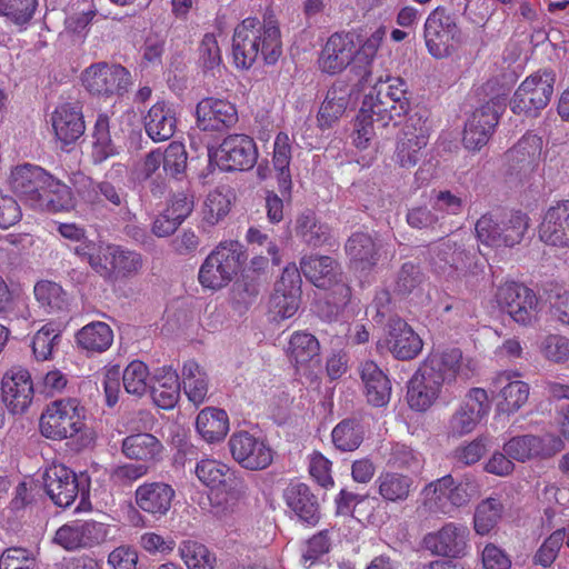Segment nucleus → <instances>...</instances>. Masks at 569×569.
<instances>
[{
    "instance_id": "49",
    "label": "nucleus",
    "mask_w": 569,
    "mask_h": 569,
    "mask_svg": "<svg viewBox=\"0 0 569 569\" xmlns=\"http://www.w3.org/2000/svg\"><path fill=\"white\" fill-rule=\"evenodd\" d=\"M297 233L310 247L318 248L331 237L330 228L316 219L311 211L303 212L297 219Z\"/></svg>"
},
{
    "instance_id": "40",
    "label": "nucleus",
    "mask_w": 569,
    "mask_h": 569,
    "mask_svg": "<svg viewBox=\"0 0 569 569\" xmlns=\"http://www.w3.org/2000/svg\"><path fill=\"white\" fill-rule=\"evenodd\" d=\"M76 341L79 348L89 353H102L111 347L113 331L106 322L93 321L77 332Z\"/></svg>"
},
{
    "instance_id": "17",
    "label": "nucleus",
    "mask_w": 569,
    "mask_h": 569,
    "mask_svg": "<svg viewBox=\"0 0 569 569\" xmlns=\"http://www.w3.org/2000/svg\"><path fill=\"white\" fill-rule=\"evenodd\" d=\"M124 172L126 167L117 163L106 174L104 180L98 182L90 180L91 190L87 192L86 199L90 202H108L111 210L118 209L130 216L129 194L124 182L120 179Z\"/></svg>"
},
{
    "instance_id": "45",
    "label": "nucleus",
    "mask_w": 569,
    "mask_h": 569,
    "mask_svg": "<svg viewBox=\"0 0 569 569\" xmlns=\"http://www.w3.org/2000/svg\"><path fill=\"white\" fill-rule=\"evenodd\" d=\"M43 191L37 210L60 212L69 211L74 207L71 189L53 176H51V181H48V186Z\"/></svg>"
},
{
    "instance_id": "18",
    "label": "nucleus",
    "mask_w": 569,
    "mask_h": 569,
    "mask_svg": "<svg viewBox=\"0 0 569 569\" xmlns=\"http://www.w3.org/2000/svg\"><path fill=\"white\" fill-rule=\"evenodd\" d=\"M462 352L458 348L448 349L440 353L430 355L419 367L428 378L437 381L441 389L445 383H450L457 376L468 380L472 370L468 365H461Z\"/></svg>"
},
{
    "instance_id": "10",
    "label": "nucleus",
    "mask_w": 569,
    "mask_h": 569,
    "mask_svg": "<svg viewBox=\"0 0 569 569\" xmlns=\"http://www.w3.org/2000/svg\"><path fill=\"white\" fill-rule=\"evenodd\" d=\"M427 259L439 273L465 276L471 271L476 256L462 241L441 237L427 247Z\"/></svg>"
},
{
    "instance_id": "16",
    "label": "nucleus",
    "mask_w": 569,
    "mask_h": 569,
    "mask_svg": "<svg viewBox=\"0 0 569 569\" xmlns=\"http://www.w3.org/2000/svg\"><path fill=\"white\" fill-rule=\"evenodd\" d=\"M238 120L236 106L227 99L207 97L196 107V124L201 131H227L234 127Z\"/></svg>"
},
{
    "instance_id": "47",
    "label": "nucleus",
    "mask_w": 569,
    "mask_h": 569,
    "mask_svg": "<svg viewBox=\"0 0 569 569\" xmlns=\"http://www.w3.org/2000/svg\"><path fill=\"white\" fill-rule=\"evenodd\" d=\"M92 152L91 158L94 164L102 163L110 157L118 153L117 148L110 134V120L104 113L97 117L92 132Z\"/></svg>"
},
{
    "instance_id": "58",
    "label": "nucleus",
    "mask_w": 569,
    "mask_h": 569,
    "mask_svg": "<svg viewBox=\"0 0 569 569\" xmlns=\"http://www.w3.org/2000/svg\"><path fill=\"white\" fill-rule=\"evenodd\" d=\"M443 220L445 216L438 214L432 203L431 208L426 206L413 207L407 213V222L415 229L446 232L447 230L443 229Z\"/></svg>"
},
{
    "instance_id": "42",
    "label": "nucleus",
    "mask_w": 569,
    "mask_h": 569,
    "mask_svg": "<svg viewBox=\"0 0 569 569\" xmlns=\"http://www.w3.org/2000/svg\"><path fill=\"white\" fill-rule=\"evenodd\" d=\"M33 292L36 300L47 313L59 315L69 310V295L59 283L40 280L36 283Z\"/></svg>"
},
{
    "instance_id": "61",
    "label": "nucleus",
    "mask_w": 569,
    "mask_h": 569,
    "mask_svg": "<svg viewBox=\"0 0 569 569\" xmlns=\"http://www.w3.org/2000/svg\"><path fill=\"white\" fill-rule=\"evenodd\" d=\"M566 536L567 529L555 530L536 551L533 562L542 566L543 568L550 567L557 559Z\"/></svg>"
},
{
    "instance_id": "14",
    "label": "nucleus",
    "mask_w": 569,
    "mask_h": 569,
    "mask_svg": "<svg viewBox=\"0 0 569 569\" xmlns=\"http://www.w3.org/2000/svg\"><path fill=\"white\" fill-rule=\"evenodd\" d=\"M229 448L232 458L248 470L266 469L273 460L271 448L248 431L233 433L229 439Z\"/></svg>"
},
{
    "instance_id": "22",
    "label": "nucleus",
    "mask_w": 569,
    "mask_h": 569,
    "mask_svg": "<svg viewBox=\"0 0 569 569\" xmlns=\"http://www.w3.org/2000/svg\"><path fill=\"white\" fill-rule=\"evenodd\" d=\"M1 395L8 410L23 413L32 402L33 385L28 370L12 368L6 372L1 381Z\"/></svg>"
},
{
    "instance_id": "38",
    "label": "nucleus",
    "mask_w": 569,
    "mask_h": 569,
    "mask_svg": "<svg viewBox=\"0 0 569 569\" xmlns=\"http://www.w3.org/2000/svg\"><path fill=\"white\" fill-rule=\"evenodd\" d=\"M196 429L204 441L219 442L229 431V417L222 409L204 408L197 416Z\"/></svg>"
},
{
    "instance_id": "37",
    "label": "nucleus",
    "mask_w": 569,
    "mask_h": 569,
    "mask_svg": "<svg viewBox=\"0 0 569 569\" xmlns=\"http://www.w3.org/2000/svg\"><path fill=\"white\" fill-rule=\"evenodd\" d=\"M291 142L284 132H279L273 143L272 163L276 170V178L280 193L286 198L290 196L292 180L290 172L291 162Z\"/></svg>"
},
{
    "instance_id": "51",
    "label": "nucleus",
    "mask_w": 569,
    "mask_h": 569,
    "mask_svg": "<svg viewBox=\"0 0 569 569\" xmlns=\"http://www.w3.org/2000/svg\"><path fill=\"white\" fill-rule=\"evenodd\" d=\"M331 437L335 447L340 451H353L363 441V429L357 420L345 419L333 428Z\"/></svg>"
},
{
    "instance_id": "4",
    "label": "nucleus",
    "mask_w": 569,
    "mask_h": 569,
    "mask_svg": "<svg viewBox=\"0 0 569 569\" xmlns=\"http://www.w3.org/2000/svg\"><path fill=\"white\" fill-rule=\"evenodd\" d=\"M409 112L405 104L396 103L388 94L370 92L362 101L361 109L355 123V143L359 148H366L367 142L375 136V123L386 128L391 121H396ZM397 122H395L396 124Z\"/></svg>"
},
{
    "instance_id": "6",
    "label": "nucleus",
    "mask_w": 569,
    "mask_h": 569,
    "mask_svg": "<svg viewBox=\"0 0 569 569\" xmlns=\"http://www.w3.org/2000/svg\"><path fill=\"white\" fill-rule=\"evenodd\" d=\"M83 418L84 408L77 398L53 400L40 417L41 435L52 440L71 438L83 428Z\"/></svg>"
},
{
    "instance_id": "11",
    "label": "nucleus",
    "mask_w": 569,
    "mask_h": 569,
    "mask_svg": "<svg viewBox=\"0 0 569 569\" xmlns=\"http://www.w3.org/2000/svg\"><path fill=\"white\" fill-rule=\"evenodd\" d=\"M82 84L92 96L122 97L132 84L130 72L117 63L97 62L84 69Z\"/></svg>"
},
{
    "instance_id": "59",
    "label": "nucleus",
    "mask_w": 569,
    "mask_h": 569,
    "mask_svg": "<svg viewBox=\"0 0 569 569\" xmlns=\"http://www.w3.org/2000/svg\"><path fill=\"white\" fill-rule=\"evenodd\" d=\"M38 6V0H0V14L18 26L28 23Z\"/></svg>"
},
{
    "instance_id": "29",
    "label": "nucleus",
    "mask_w": 569,
    "mask_h": 569,
    "mask_svg": "<svg viewBox=\"0 0 569 569\" xmlns=\"http://www.w3.org/2000/svg\"><path fill=\"white\" fill-rule=\"evenodd\" d=\"M283 498L288 508L303 523L315 526L320 519V506L310 488L301 482L290 483Z\"/></svg>"
},
{
    "instance_id": "31",
    "label": "nucleus",
    "mask_w": 569,
    "mask_h": 569,
    "mask_svg": "<svg viewBox=\"0 0 569 569\" xmlns=\"http://www.w3.org/2000/svg\"><path fill=\"white\" fill-rule=\"evenodd\" d=\"M144 129L154 142L169 140L177 129L173 104L164 101L154 103L144 116Z\"/></svg>"
},
{
    "instance_id": "41",
    "label": "nucleus",
    "mask_w": 569,
    "mask_h": 569,
    "mask_svg": "<svg viewBox=\"0 0 569 569\" xmlns=\"http://www.w3.org/2000/svg\"><path fill=\"white\" fill-rule=\"evenodd\" d=\"M440 390L437 381L428 378L419 368L408 383V405L417 411H425L438 398Z\"/></svg>"
},
{
    "instance_id": "53",
    "label": "nucleus",
    "mask_w": 569,
    "mask_h": 569,
    "mask_svg": "<svg viewBox=\"0 0 569 569\" xmlns=\"http://www.w3.org/2000/svg\"><path fill=\"white\" fill-rule=\"evenodd\" d=\"M179 553L188 569H213L216 558L206 546L192 540L182 541Z\"/></svg>"
},
{
    "instance_id": "50",
    "label": "nucleus",
    "mask_w": 569,
    "mask_h": 569,
    "mask_svg": "<svg viewBox=\"0 0 569 569\" xmlns=\"http://www.w3.org/2000/svg\"><path fill=\"white\" fill-rule=\"evenodd\" d=\"M502 513L503 505L499 499L489 497L482 500L475 511V531L481 536L488 535L498 525Z\"/></svg>"
},
{
    "instance_id": "36",
    "label": "nucleus",
    "mask_w": 569,
    "mask_h": 569,
    "mask_svg": "<svg viewBox=\"0 0 569 569\" xmlns=\"http://www.w3.org/2000/svg\"><path fill=\"white\" fill-rule=\"evenodd\" d=\"M210 498L212 508L217 516L232 512L237 502L244 497L247 486L242 478L232 469L227 473L220 487Z\"/></svg>"
},
{
    "instance_id": "13",
    "label": "nucleus",
    "mask_w": 569,
    "mask_h": 569,
    "mask_svg": "<svg viewBox=\"0 0 569 569\" xmlns=\"http://www.w3.org/2000/svg\"><path fill=\"white\" fill-rule=\"evenodd\" d=\"M497 301L517 323L531 325L537 316L538 298L528 287L517 282H506L498 288Z\"/></svg>"
},
{
    "instance_id": "52",
    "label": "nucleus",
    "mask_w": 569,
    "mask_h": 569,
    "mask_svg": "<svg viewBox=\"0 0 569 569\" xmlns=\"http://www.w3.org/2000/svg\"><path fill=\"white\" fill-rule=\"evenodd\" d=\"M503 450L509 458L523 462L538 457L542 452L543 446L539 437L525 435L511 438L505 443Z\"/></svg>"
},
{
    "instance_id": "12",
    "label": "nucleus",
    "mask_w": 569,
    "mask_h": 569,
    "mask_svg": "<svg viewBox=\"0 0 569 569\" xmlns=\"http://www.w3.org/2000/svg\"><path fill=\"white\" fill-rule=\"evenodd\" d=\"M223 171L249 170L258 159V149L253 139L247 134H229L214 151H209Z\"/></svg>"
},
{
    "instance_id": "60",
    "label": "nucleus",
    "mask_w": 569,
    "mask_h": 569,
    "mask_svg": "<svg viewBox=\"0 0 569 569\" xmlns=\"http://www.w3.org/2000/svg\"><path fill=\"white\" fill-rule=\"evenodd\" d=\"M60 339L59 331L51 323L44 325L39 329L32 339V351L36 359L41 361L49 359Z\"/></svg>"
},
{
    "instance_id": "25",
    "label": "nucleus",
    "mask_w": 569,
    "mask_h": 569,
    "mask_svg": "<svg viewBox=\"0 0 569 569\" xmlns=\"http://www.w3.org/2000/svg\"><path fill=\"white\" fill-rule=\"evenodd\" d=\"M103 257L110 262V268L97 261L93 266L100 271L101 277L109 280L133 277L143 266V259L139 252L117 244H107Z\"/></svg>"
},
{
    "instance_id": "21",
    "label": "nucleus",
    "mask_w": 569,
    "mask_h": 569,
    "mask_svg": "<svg viewBox=\"0 0 569 569\" xmlns=\"http://www.w3.org/2000/svg\"><path fill=\"white\" fill-rule=\"evenodd\" d=\"M469 530L466 526L449 522L436 532L423 537V546L432 555L447 558H459L465 555L468 546Z\"/></svg>"
},
{
    "instance_id": "9",
    "label": "nucleus",
    "mask_w": 569,
    "mask_h": 569,
    "mask_svg": "<svg viewBox=\"0 0 569 569\" xmlns=\"http://www.w3.org/2000/svg\"><path fill=\"white\" fill-rule=\"evenodd\" d=\"M428 52L436 59L449 57L462 40L456 17L445 8H436L425 22Z\"/></svg>"
},
{
    "instance_id": "34",
    "label": "nucleus",
    "mask_w": 569,
    "mask_h": 569,
    "mask_svg": "<svg viewBox=\"0 0 569 569\" xmlns=\"http://www.w3.org/2000/svg\"><path fill=\"white\" fill-rule=\"evenodd\" d=\"M351 96V90L345 81H336L328 89L318 112L321 128H330L345 113Z\"/></svg>"
},
{
    "instance_id": "8",
    "label": "nucleus",
    "mask_w": 569,
    "mask_h": 569,
    "mask_svg": "<svg viewBox=\"0 0 569 569\" xmlns=\"http://www.w3.org/2000/svg\"><path fill=\"white\" fill-rule=\"evenodd\" d=\"M46 493L60 507H70L77 497L84 500L89 496L90 478L86 473L77 475L61 463H53L43 473Z\"/></svg>"
},
{
    "instance_id": "33",
    "label": "nucleus",
    "mask_w": 569,
    "mask_h": 569,
    "mask_svg": "<svg viewBox=\"0 0 569 569\" xmlns=\"http://www.w3.org/2000/svg\"><path fill=\"white\" fill-rule=\"evenodd\" d=\"M121 452L129 460L157 463L162 459L163 446L156 436L140 432L122 440Z\"/></svg>"
},
{
    "instance_id": "24",
    "label": "nucleus",
    "mask_w": 569,
    "mask_h": 569,
    "mask_svg": "<svg viewBox=\"0 0 569 569\" xmlns=\"http://www.w3.org/2000/svg\"><path fill=\"white\" fill-rule=\"evenodd\" d=\"M386 345L388 350L398 360L415 359L422 350L423 342L419 335L401 318L389 319Z\"/></svg>"
},
{
    "instance_id": "20",
    "label": "nucleus",
    "mask_w": 569,
    "mask_h": 569,
    "mask_svg": "<svg viewBox=\"0 0 569 569\" xmlns=\"http://www.w3.org/2000/svg\"><path fill=\"white\" fill-rule=\"evenodd\" d=\"M174 498L176 490L163 481L144 482L134 491V503L138 509L154 520L168 516Z\"/></svg>"
},
{
    "instance_id": "56",
    "label": "nucleus",
    "mask_w": 569,
    "mask_h": 569,
    "mask_svg": "<svg viewBox=\"0 0 569 569\" xmlns=\"http://www.w3.org/2000/svg\"><path fill=\"white\" fill-rule=\"evenodd\" d=\"M428 142L419 143L418 140L407 139L403 137L397 138L395 161L406 169L416 167L425 156V150Z\"/></svg>"
},
{
    "instance_id": "46",
    "label": "nucleus",
    "mask_w": 569,
    "mask_h": 569,
    "mask_svg": "<svg viewBox=\"0 0 569 569\" xmlns=\"http://www.w3.org/2000/svg\"><path fill=\"white\" fill-rule=\"evenodd\" d=\"M378 492L388 502H402L408 499L413 486L412 478L398 472H381L376 480Z\"/></svg>"
},
{
    "instance_id": "30",
    "label": "nucleus",
    "mask_w": 569,
    "mask_h": 569,
    "mask_svg": "<svg viewBox=\"0 0 569 569\" xmlns=\"http://www.w3.org/2000/svg\"><path fill=\"white\" fill-rule=\"evenodd\" d=\"M52 127L57 138L64 144L76 142L86 130L81 108L76 103H63L52 114Z\"/></svg>"
},
{
    "instance_id": "1",
    "label": "nucleus",
    "mask_w": 569,
    "mask_h": 569,
    "mask_svg": "<svg viewBox=\"0 0 569 569\" xmlns=\"http://www.w3.org/2000/svg\"><path fill=\"white\" fill-rule=\"evenodd\" d=\"M281 53L280 29L271 17L263 22L247 18L234 28L232 58L237 68L250 69L259 58L267 64H274Z\"/></svg>"
},
{
    "instance_id": "43",
    "label": "nucleus",
    "mask_w": 569,
    "mask_h": 569,
    "mask_svg": "<svg viewBox=\"0 0 569 569\" xmlns=\"http://www.w3.org/2000/svg\"><path fill=\"white\" fill-rule=\"evenodd\" d=\"M320 346L317 338L307 332H296L289 341L290 358L297 367L308 366L315 369L320 366Z\"/></svg>"
},
{
    "instance_id": "28",
    "label": "nucleus",
    "mask_w": 569,
    "mask_h": 569,
    "mask_svg": "<svg viewBox=\"0 0 569 569\" xmlns=\"http://www.w3.org/2000/svg\"><path fill=\"white\" fill-rule=\"evenodd\" d=\"M346 254L357 271H371L380 260V243L367 232L352 233L346 244Z\"/></svg>"
},
{
    "instance_id": "35",
    "label": "nucleus",
    "mask_w": 569,
    "mask_h": 569,
    "mask_svg": "<svg viewBox=\"0 0 569 569\" xmlns=\"http://www.w3.org/2000/svg\"><path fill=\"white\" fill-rule=\"evenodd\" d=\"M541 150V138L526 133L507 153L510 168L517 173L531 172L538 164Z\"/></svg>"
},
{
    "instance_id": "32",
    "label": "nucleus",
    "mask_w": 569,
    "mask_h": 569,
    "mask_svg": "<svg viewBox=\"0 0 569 569\" xmlns=\"http://www.w3.org/2000/svg\"><path fill=\"white\" fill-rule=\"evenodd\" d=\"M359 372L368 402L375 407L386 406L391 396V382L387 375L371 360L361 363Z\"/></svg>"
},
{
    "instance_id": "19",
    "label": "nucleus",
    "mask_w": 569,
    "mask_h": 569,
    "mask_svg": "<svg viewBox=\"0 0 569 569\" xmlns=\"http://www.w3.org/2000/svg\"><path fill=\"white\" fill-rule=\"evenodd\" d=\"M51 181V174L33 164L18 166L12 170L10 184L12 191L30 208H38L43 190Z\"/></svg>"
},
{
    "instance_id": "27",
    "label": "nucleus",
    "mask_w": 569,
    "mask_h": 569,
    "mask_svg": "<svg viewBox=\"0 0 569 569\" xmlns=\"http://www.w3.org/2000/svg\"><path fill=\"white\" fill-rule=\"evenodd\" d=\"M539 238L550 246L569 247V200L558 201L546 211Z\"/></svg>"
},
{
    "instance_id": "54",
    "label": "nucleus",
    "mask_w": 569,
    "mask_h": 569,
    "mask_svg": "<svg viewBox=\"0 0 569 569\" xmlns=\"http://www.w3.org/2000/svg\"><path fill=\"white\" fill-rule=\"evenodd\" d=\"M407 114L408 117L398 136L412 140L419 139V143L429 142L430 122L428 111L423 109H409Z\"/></svg>"
},
{
    "instance_id": "23",
    "label": "nucleus",
    "mask_w": 569,
    "mask_h": 569,
    "mask_svg": "<svg viewBox=\"0 0 569 569\" xmlns=\"http://www.w3.org/2000/svg\"><path fill=\"white\" fill-rule=\"evenodd\" d=\"M499 120V107L490 101L476 109L463 130L462 142L469 150H480L491 137Z\"/></svg>"
},
{
    "instance_id": "3",
    "label": "nucleus",
    "mask_w": 569,
    "mask_h": 569,
    "mask_svg": "<svg viewBox=\"0 0 569 569\" xmlns=\"http://www.w3.org/2000/svg\"><path fill=\"white\" fill-rule=\"evenodd\" d=\"M529 227V218L520 211L486 213L476 222L477 239L489 247H513L521 242Z\"/></svg>"
},
{
    "instance_id": "64",
    "label": "nucleus",
    "mask_w": 569,
    "mask_h": 569,
    "mask_svg": "<svg viewBox=\"0 0 569 569\" xmlns=\"http://www.w3.org/2000/svg\"><path fill=\"white\" fill-rule=\"evenodd\" d=\"M36 559L23 548H7L0 556V569H34Z\"/></svg>"
},
{
    "instance_id": "48",
    "label": "nucleus",
    "mask_w": 569,
    "mask_h": 569,
    "mask_svg": "<svg viewBox=\"0 0 569 569\" xmlns=\"http://www.w3.org/2000/svg\"><path fill=\"white\" fill-rule=\"evenodd\" d=\"M183 390L190 402L199 406L208 393V376L194 361H188L182 368Z\"/></svg>"
},
{
    "instance_id": "39",
    "label": "nucleus",
    "mask_w": 569,
    "mask_h": 569,
    "mask_svg": "<svg viewBox=\"0 0 569 569\" xmlns=\"http://www.w3.org/2000/svg\"><path fill=\"white\" fill-rule=\"evenodd\" d=\"M153 402L162 409H172L179 398L181 383L176 370L163 367L156 375V385L150 387Z\"/></svg>"
},
{
    "instance_id": "55",
    "label": "nucleus",
    "mask_w": 569,
    "mask_h": 569,
    "mask_svg": "<svg viewBox=\"0 0 569 569\" xmlns=\"http://www.w3.org/2000/svg\"><path fill=\"white\" fill-rule=\"evenodd\" d=\"M71 525L77 536V545L80 546L81 549L92 548L106 540L107 529L101 522L87 520L72 521Z\"/></svg>"
},
{
    "instance_id": "2",
    "label": "nucleus",
    "mask_w": 569,
    "mask_h": 569,
    "mask_svg": "<svg viewBox=\"0 0 569 569\" xmlns=\"http://www.w3.org/2000/svg\"><path fill=\"white\" fill-rule=\"evenodd\" d=\"M300 270L316 287L329 291L328 303L333 306L330 311L332 316L337 317L352 307L351 288L338 261L328 256L305 257Z\"/></svg>"
},
{
    "instance_id": "5",
    "label": "nucleus",
    "mask_w": 569,
    "mask_h": 569,
    "mask_svg": "<svg viewBox=\"0 0 569 569\" xmlns=\"http://www.w3.org/2000/svg\"><path fill=\"white\" fill-rule=\"evenodd\" d=\"M244 261L246 254L240 242H221L203 261L199 281L204 288L221 289L232 281Z\"/></svg>"
},
{
    "instance_id": "7",
    "label": "nucleus",
    "mask_w": 569,
    "mask_h": 569,
    "mask_svg": "<svg viewBox=\"0 0 569 569\" xmlns=\"http://www.w3.org/2000/svg\"><path fill=\"white\" fill-rule=\"evenodd\" d=\"M555 82L556 74L551 70H539L528 76L510 100L511 111L526 117H538L550 102Z\"/></svg>"
},
{
    "instance_id": "57",
    "label": "nucleus",
    "mask_w": 569,
    "mask_h": 569,
    "mask_svg": "<svg viewBox=\"0 0 569 569\" xmlns=\"http://www.w3.org/2000/svg\"><path fill=\"white\" fill-rule=\"evenodd\" d=\"M148 377V367L142 361L130 362L122 375L126 391L137 397L143 396L149 388Z\"/></svg>"
},
{
    "instance_id": "26",
    "label": "nucleus",
    "mask_w": 569,
    "mask_h": 569,
    "mask_svg": "<svg viewBox=\"0 0 569 569\" xmlns=\"http://www.w3.org/2000/svg\"><path fill=\"white\" fill-rule=\"evenodd\" d=\"M357 52L352 37L335 33L326 42L321 50L318 63L319 68L329 74H336L346 69Z\"/></svg>"
},
{
    "instance_id": "44",
    "label": "nucleus",
    "mask_w": 569,
    "mask_h": 569,
    "mask_svg": "<svg viewBox=\"0 0 569 569\" xmlns=\"http://www.w3.org/2000/svg\"><path fill=\"white\" fill-rule=\"evenodd\" d=\"M493 383L502 386L500 391L503 399L500 402L502 411L516 412L528 401L530 390L528 383L520 380L510 381V376L506 372L499 373Z\"/></svg>"
},
{
    "instance_id": "62",
    "label": "nucleus",
    "mask_w": 569,
    "mask_h": 569,
    "mask_svg": "<svg viewBox=\"0 0 569 569\" xmlns=\"http://www.w3.org/2000/svg\"><path fill=\"white\" fill-rule=\"evenodd\" d=\"M230 469L227 465L217 460L203 459L197 463L196 475L203 485L216 489L220 487Z\"/></svg>"
},
{
    "instance_id": "15",
    "label": "nucleus",
    "mask_w": 569,
    "mask_h": 569,
    "mask_svg": "<svg viewBox=\"0 0 569 569\" xmlns=\"http://www.w3.org/2000/svg\"><path fill=\"white\" fill-rule=\"evenodd\" d=\"M489 411L490 402L487 391L482 388L470 389L449 420L450 432L459 437L470 433Z\"/></svg>"
},
{
    "instance_id": "63",
    "label": "nucleus",
    "mask_w": 569,
    "mask_h": 569,
    "mask_svg": "<svg viewBox=\"0 0 569 569\" xmlns=\"http://www.w3.org/2000/svg\"><path fill=\"white\" fill-rule=\"evenodd\" d=\"M540 350L549 361L563 363L569 360V339L560 335H549L541 341Z\"/></svg>"
}]
</instances>
